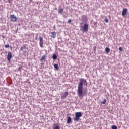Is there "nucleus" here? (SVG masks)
<instances>
[{
	"instance_id": "nucleus-15",
	"label": "nucleus",
	"mask_w": 129,
	"mask_h": 129,
	"mask_svg": "<svg viewBox=\"0 0 129 129\" xmlns=\"http://www.w3.org/2000/svg\"><path fill=\"white\" fill-rule=\"evenodd\" d=\"M52 59H53V60H56V59H57V55H56V54H53L52 56Z\"/></svg>"
},
{
	"instance_id": "nucleus-3",
	"label": "nucleus",
	"mask_w": 129,
	"mask_h": 129,
	"mask_svg": "<svg viewBox=\"0 0 129 129\" xmlns=\"http://www.w3.org/2000/svg\"><path fill=\"white\" fill-rule=\"evenodd\" d=\"M75 117L74 118V121H78L79 120V118L81 117V112H78L75 114Z\"/></svg>"
},
{
	"instance_id": "nucleus-14",
	"label": "nucleus",
	"mask_w": 129,
	"mask_h": 129,
	"mask_svg": "<svg viewBox=\"0 0 129 129\" xmlns=\"http://www.w3.org/2000/svg\"><path fill=\"white\" fill-rule=\"evenodd\" d=\"M54 67L55 69H56V70H58V69H59L57 64H54Z\"/></svg>"
},
{
	"instance_id": "nucleus-24",
	"label": "nucleus",
	"mask_w": 129,
	"mask_h": 129,
	"mask_svg": "<svg viewBox=\"0 0 129 129\" xmlns=\"http://www.w3.org/2000/svg\"><path fill=\"white\" fill-rule=\"evenodd\" d=\"M37 37H36V40H37Z\"/></svg>"
},
{
	"instance_id": "nucleus-12",
	"label": "nucleus",
	"mask_w": 129,
	"mask_h": 129,
	"mask_svg": "<svg viewBox=\"0 0 129 129\" xmlns=\"http://www.w3.org/2000/svg\"><path fill=\"white\" fill-rule=\"evenodd\" d=\"M51 35H52V38H55V37H56V32H51Z\"/></svg>"
},
{
	"instance_id": "nucleus-8",
	"label": "nucleus",
	"mask_w": 129,
	"mask_h": 129,
	"mask_svg": "<svg viewBox=\"0 0 129 129\" xmlns=\"http://www.w3.org/2000/svg\"><path fill=\"white\" fill-rule=\"evenodd\" d=\"M12 58V53L8 52L7 55V60L8 61H11V59Z\"/></svg>"
},
{
	"instance_id": "nucleus-2",
	"label": "nucleus",
	"mask_w": 129,
	"mask_h": 129,
	"mask_svg": "<svg viewBox=\"0 0 129 129\" xmlns=\"http://www.w3.org/2000/svg\"><path fill=\"white\" fill-rule=\"evenodd\" d=\"M80 30L83 33L88 32V24L85 23L84 25H81L80 26Z\"/></svg>"
},
{
	"instance_id": "nucleus-1",
	"label": "nucleus",
	"mask_w": 129,
	"mask_h": 129,
	"mask_svg": "<svg viewBox=\"0 0 129 129\" xmlns=\"http://www.w3.org/2000/svg\"><path fill=\"white\" fill-rule=\"evenodd\" d=\"M83 85L87 86V81L85 79L81 78L80 79V82L78 85V93L79 97H83L84 95L87 94V91L83 93Z\"/></svg>"
},
{
	"instance_id": "nucleus-22",
	"label": "nucleus",
	"mask_w": 129,
	"mask_h": 129,
	"mask_svg": "<svg viewBox=\"0 0 129 129\" xmlns=\"http://www.w3.org/2000/svg\"><path fill=\"white\" fill-rule=\"evenodd\" d=\"M68 24H70L71 23V20L69 19L68 21Z\"/></svg>"
},
{
	"instance_id": "nucleus-18",
	"label": "nucleus",
	"mask_w": 129,
	"mask_h": 129,
	"mask_svg": "<svg viewBox=\"0 0 129 129\" xmlns=\"http://www.w3.org/2000/svg\"><path fill=\"white\" fill-rule=\"evenodd\" d=\"M53 129H60V126L58 125H56L53 127Z\"/></svg>"
},
{
	"instance_id": "nucleus-4",
	"label": "nucleus",
	"mask_w": 129,
	"mask_h": 129,
	"mask_svg": "<svg viewBox=\"0 0 129 129\" xmlns=\"http://www.w3.org/2000/svg\"><path fill=\"white\" fill-rule=\"evenodd\" d=\"M10 19L12 22H16L17 20H18V18H17V17H16V16H15V15L14 14L10 15Z\"/></svg>"
},
{
	"instance_id": "nucleus-17",
	"label": "nucleus",
	"mask_w": 129,
	"mask_h": 129,
	"mask_svg": "<svg viewBox=\"0 0 129 129\" xmlns=\"http://www.w3.org/2000/svg\"><path fill=\"white\" fill-rule=\"evenodd\" d=\"M101 104H105L106 103V99H104L103 102H101Z\"/></svg>"
},
{
	"instance_id": "nucleus-23",
	"label": "nucleus",
	"mask_w": 129,
	"mask_h": 129,
	"mask_svg": "<svg viewBox=\"0 0 129 129\" xmlns=\"http://www.w3.org/2000/svg\"><path fill=\"white\" fill-rule=\"evenodd\" d=\"M119 51H122V48L121 47H120L119 48Z\"/></svg>"
},
{
	"instance_id": "nucleus-19",
	"label": "nucleus",
	"mask_w": 129,
	"mask_h": 129,
	"mask_svg": "<svg viewBox=\"0 0 129 129\" xmlns=\"http://www.w3.org/2000/svg\"><path fill=\"white\" fill-rule=\"evenodd\" d=\"M112 129H117V126L114 125L112 126Z\"/></svg>"
},
{
	"instance_id": "nucleus-9",
	"label": "nucleus",
	"mask_w": 129,
	"mask_h": 129,
	"mask_svg": "<svg viewBox=\"0 0 129 129\" xmlns=\"http://www.w3.org/2000/svg\"><path fill=\"white\" fill-rule=\"evenodd\" d=\"M82 18L83 22H84L85 23H86V22H87V17H86V16L83 15L82 16Z\"/></svg>"
},
{
	"instance_id": "nucleus-5",
	"label": "nucleus",
	"mask_w": 129,
	"mask_h": 129,
	"mask_svg": "<svg viewBox=\"0 0 129 129\" xmlns=\"http://www.w3.org/2000/svg\"><path fill=\"white\" fill-rule=\"evenodd\" d=\"M67 96H68V92H66L64 93H62L61 94V99H65L66 98V97H67Z\"/></svg>"
},
{
	"instance_id": "nucleus-6",
	"label": "nucleus",
	"mask_w": 129,
	"mask_h": 129,
	"mask_svg": "<svg viewBox=\"0 0 129 129\" xmlns=\"http://www.w3.org/2000/svg\"><path fill=\"white\" fill-rule=\"evenodd\" d=\"M39 41H40V42H39L40 46L41 47V48H43V37H39Z\"/></svg>"
},
{
	"instance_id": "nucleus-10",
	"label": "nucleus",
	"mask_w": 129,
	"mask_h": 129,
	"mask_svg": "<svg viewBox=\"0 0 129 129\" xmlns=\"http://www.w3.org/2000/svg\"><path fill=\"white\" fill-rule=\"evenodd\" d=\"M71 120H72L71 117H70L69 116L68 117V119H67L68 124H69V123H71Z\"/></svg>"
},
{
	"instance_id": "nucleus-21",
	"label": "nucleus",
	"mask_w": 129,
	"mask_h": 129,
	"mask_svg": "<svg viewBox=\"0 0 129 129\" xmlns=\"http://www.w3.org/2000/svg\"><path fill=\"white\" fill-rule=\"evenodd\" d=\"M104 21L105 23H108V19L105 18Z\"/></svg>"
},
{
	"instance_id": "nucleus-25",
	"label": "nucleus",
	"mask_w": 129,
	"mask_h": 129,
	"mask_svg": "<svg viewBox=\"0 0 129 129\" xmlns=\"http://www.w3.org/2000/svg\"><path fill=\"white\" fill-rule=\"evenodd\" d=\"M3 38H5V37H4V36H3Z\"/></svg>"
},
{
	"instance_id": "nucleus-16",
	"label": "nucleus",
	"mask_w": 129,
	"mask_h": 129,
	"mask_svg": "<svg viewBox=\"0 0 129 129\" xmlns=\"http://www.w3.org/2000/svg\"><path fill=\"white\" fill-rule=\"evenodd\" d=\"M45 59H46V56L43 55V56L41 57V58L40 59V60H41V61H43V60H45Z\"/></svg>"
},
{
	"instance_id": "nucleus-20",
	"label": "nucleus",
	"mask_w": 129,
	"mask_h": 129,
	"mask_svg": "<svg viewBox=\"0 0 129 129\" xmlns=\"http://www.w3.org/2000/svg\"><path fill=\"white\" fill-rule=\"evenodd\" d=\"M5 48H10V45H9V44L5 45Z\"/></svg>"
},
{
	"instance_id": "nucleus-26",
	"label": "nucleus",
	"mask_w": 129,
	"mask_h": 129,
	"mask_svg": "<svg viewBox=\"0 0 129 129\" xmlns=\"http://www.w3.org/2000/svg\"><path fill=\"white\" fill-rule=\"evenodd\" d=\"M94 49H95V46L94 47Z\"/></svg>"
},
{
	"instance_id": "nucleus-11",
	"label": "nucleus",
	"mask_w": 129,
	"mask_h": 129,
	"mask_svg": "<svg viewBox=\"0 0 129 129\" xmlns=\"http://www.w3.org/2000/svg\"><path fill=\"white\" fill-rule=\"evenodd\" d=\"M105 52L106 54H108L109 52H110V48H109V47H106L105 48Z\"/></svg>"
},
{
	"instance_id": "nucleus-7",
	"label": "nucleus",
	"mask_w": 129,
	"mask_h": 129,
	"mask_svg": "<svg viewBox=\"0 0 129 129\" xmlns=\"http://www.w3.org/2000/svg\"><path fill=\"white\" fill-rule=\"evenodd\" d=\"M126 13H127V9L124 8L123 9V11L122 12V16L123 17H124L125 15H126Z\"/></svg>"
},
{
	"instance_id": "nucleus-13",
	"label": "nucleus",
	"mask_w": 129,
	"mask_h": 129,
	"mask_svg": "<svg viewBox=\"0 0 129 129\" xmlns=\"http://www.w3.org/2000/svg\"><path fill=\"white\" fill-rule=\"evenodd\" d=\"M63 11V9L62 8H59L58 9V13H59V14H62Z\"/></svg>"
}]
</instances>
